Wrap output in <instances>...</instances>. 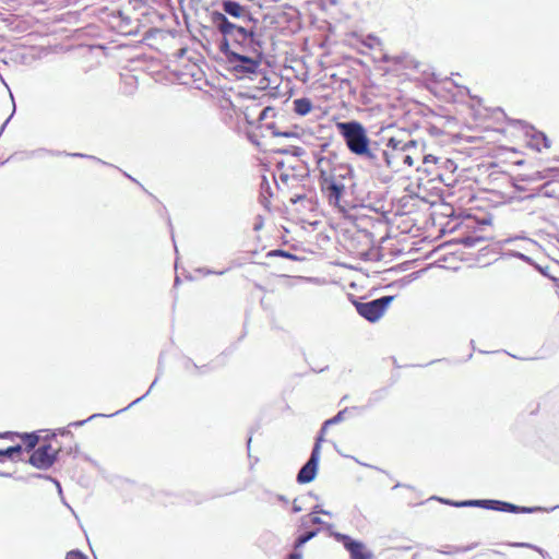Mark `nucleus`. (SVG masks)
<instances>
[{
  "mask_svg": "<svg viewBox=\"0 0 559 559\" xmlns=\"http://www.w3.org/2000/svg\"><path fill=\"white\" fill-rule=\"evenodd\" d=\"M490 119L496 120L497 124L488 122L481 134L472 139L477 143V148L493 154L497 151L507 150V139L513 136L516 131L523 130V128L518 127V124H508L502 111L493 112Z\"/></svg>",
  "mask_w": 559,
  "mask_h": 559,
  "instance_id": "obj_1",
  "label": "nucleus"
},
{
  "mask_svg": "<svg viewBox=\"0 0 559 559\" xmlns=\"http://www.w3.org/2000/svg\"><path fill=\"white\" fill-rule=\"evenodd\" d=\"M346 414V409L340 411L334 417L326 419L319 431L317 437V442H314V448H312V453L309 461L301 467L297 475V481L299 484H310L316 479V474L318 473V463L320 459V449L322 442L325 441V435L330 426L340 423L344 419Z\"/></svg>",
  "mask_w": 559,
  "mask_h": 559,
  "instance_id": "obj_2",
  "label": "nucleus"
},
{
  "mask_svg": "<svg viewBox=\"0 0 559 559\" xmlns=\"http://www.w3.org/2000/svg\"><path fill=\"white\" fill-rule=\"evenodd\" d=\"M337 131L346 142L350 152L365 155L369 150V140L366 130L359 121H342L336 123Z\"/></svg>",
  "mask_w": 559,
  "mask_h": 559,
  "instance_id": "obj_3",
  "label": "nucleus"
},
{
  "mask_svg": "<svg viewBox=\"0 0 559 559\" xmlns=\"http://www.w3.org/2000/svg\"><path fill=\"white\" fill-rule=\"evenodd\" d=\"M317 170L319 171V183L345 178L349 174V167L342 163L337 154L332 151L317 156Z\"/></svg>",
  "mask_w": 559,
  "mask_h": 559,
  "instance_id": "obj_4",
  "label": "nucleus"
},
{
  "mask_svg": "<svg viewBox=\"0 0 559 559\" xmlns=\"http://www.w3.org/2000/svg\"><path fill=\"white\" fill-rule=\"evenodd\" d=\"M393 300L391 296H384L368 302H355L358 313L368 321L378 320Z\"/></svg>",
  "mask_w": 559,
  "mask_h": 559,
  "instance_id": "obj_5",
  "label": "nucleus"
},
{
  "mask_svg": "<svg viewBox=\"0 0 559 559\" xmlns=\"http://www.w3.org/2000/svg\"><path fill=\"white\" fill-rule=\"evenodd\" d=\"M457 507H483L486 509L497 510V511H504V512H533L537 510L538 508H525V507H518L515 504L503 502L499 500H468L463 501L460 503H454Z\"/></svg>",
  "mask_w": 559,
  "mask_h": 559,
  "instance_id": "obj_6",
  "label": "nucleus"
},
{
  "mask_svg": "<svg viewBox=\"0 0 559 559\" xmlns=\"http://www.w3.org/2000/svg\"><path fill=\"white\" fill-rule=\"evenodd\" d=\"M211 17L212 23L224 36H234L237 34L242 39H247L249 36H251L249 32L243 27L236 26V24L228 22V19L225 16V14L219 11L212 12Z\"/></svg>",
  "mask_w": 559,
  "mask_h": 559,
  "instance_id": "obj_7",
  "label": "nucleus"
},
{
  "mask_svg": "<svg viewBox=\"0 0 559 559\" xmlns=\"http://www.w3.org/2000/svg\"><path fill=\"white\" fill-rule=\"evenodd\" d=\"M344 179L329 180L320 182V190L326 198L329 204L338 206L341 199L345 192V186L343 185Z\"/></svg>",
  "mask_w": 559,
  "mask_h": 559,
  "instance_id": "obj_8",
  "label": "nucleus"
},
{
  "mask_svg": "<svg viewBox=\"0 0 559 559\" xmlns=\"http://www.w3.org/2000/svg\"><path fill=\"white\" fill-rule=\"evenodd\" d=\"M56 454L57 451L51 445H43L33 452L29 463L37 468L46 469L53 464Z\"/></svg>",
  "mask_w": 559,
  "mask_h": 559,
  "instance_id": "obj_9",
  "label": "nucleus"
},
{
  "mask_svg": "<svg viewBox=\"0 0 559 559\" xmlns=\"http://www.w3.org/2000/svg\"><path fill=\"white\" fill-rule=\"evenodd\" d=\"M342 542L350 554V559H372V554L366 549L362 543L353 540L348 536H343Z\"/></svg>",
  "mask_w": 559,
  "mask_h": 559,
  "instance_id": "obj_10",
  "label": "nucleus"
},
{
  "mask_svg": "<svg viewBox=\"0 0 559 559\" xmlns=\"http://www.w3.org/2000/svg\"><path fill=\"white\" fill-rule=\"evenodd\" d=\"M544 178L540 171H536L534 175H526L525 177L516 179L515 187L519 190L528 191L531 194H534L542 188L539 182L544 180Z\"/></svg>",
  "mask_w": 559,
  "mask_h": 559,
  "instance_id": "obj_11",
  "label": "nucleus"
},
{
  "mask_svg": "<svg viewBox=\"0 0 559 559\" xmlns=\"http://www.w3.org/2000/svg\"><path fill=\"white\" fill-rule=\"evenodd\" d=\"M525 134L528 136V145L532 148L540 152L551 147V141L545 133L532 130Z\"/></svg>",
  "mask_w": 559,
  "mask_h": 559,
  "instance_id": "obj_12",
  "label": "nucleus"
},
{
  "mask_svg": "<svg viewBox=\"0 0 559 559\" xmlns=\"http://www.w3.org/2000/svg\"><path fill=\"white\" fill-rule=\"evenodd\" d=\"M433 121H425L423 128L431 135V136H440L445 133L444 131V122L442 117L437 115H432Z\"/></svg>",
  "mask_w": 559,
  "mask_h": 559,
  "instance_id": "obj_13",
  "label": "nucleus"
},
{
  "mask_svg": "<svg viewBox=\"0 0 559 559\" xmlns=\"http://www.w3.org/2000/svg\"><path fill=\"white\" fill-rule=\"evenodd\" d=\"M293 109L294 111L299 116H306L310 114L313 109V104L310 98L302 97V98H296L293 102Z\"/></svg>",
  "mask_w": 559,
  "mask_h": 559,
  "instance_id": "obj_14",
  "label": "nucleus"
},
{
  "mask_svg": "<svg viewBox=\"0 0 559 559\" xmlns=\"http://www.w3.org/2000/svg\"><path fill=\"white\" fill-rule=\"evenodd\" d=\"M222 5H223L224 12H226L227 14L235 16V17H240L246 12V9L243 5H241L240 3L233 1V0H225V1H223Z\"/></svg>",
  "mask_w": 559,
  "mask_h": 559,
  "instance_id": "obj_15",
  "label": "nucleus"
},
{
  "mask_svg": "<svg viewBox=\"0 0 559 559\" xmlns=\"http://www.w3.org/2000/svg\"><path fill=\"white\" fill-rule=\"evenodd\" d=\"M235 59L242 63V68L248 73H255L260 66L259 60H255L250 57L242 56V55H235Z\"/></svg>",
  "mask_w": 559,
  "mask_h": 559,
  "instance_id": "obj_16",
  "label": "nucleus"
},
{
  "mask_svg": "<svg viewBox=\"0 0 559 559\" xmlns=\"http://www.w3.org/2000/svg\"><path fill=\"white\" fill-rule=\"evenodd\" d=\"M22 451L21 445L10 447L4 450H0V457H8L14 460L16 455H19Z\"/></svg>",
  "mask_w": 559,
  "mask_h": 559,
  "instance_id": "obj_17",
  "label": "nucleus"
},
{
  "mask_svg": "<svg viewBox=\"0 0 559 559\" xmlns=\"http://www.w3.org/2000/svg\"><path fill=\"white\" fill-rule=\"evenodd\" d=\"M266 257H283V258H287V259H292V260L296 259V255H294L293 253L284 251V250H280V249L269 251L266 253Z\"/></svg>",
  "mask_w": 559,
  "mask_h": 559,
  "instance_id": "obj_18",
  "label": "nucleus"
},
{
  "mask_svg": "<svg viewBox=\"0 0 559 559\" xmlns=\"http://www.w3.org/2000/svg\"><path fill=\"white\" fill-rule=\"evenodd\" d=\"M316 536V533L313 531H311L310 533L308 534H305L300 537H298V539L296 540L295 543V548H300L302 547L306 543H308L310 539H312L313 537Z\"/></svg>",
  "mask_w": 559,
  "mask_h": 559,
  "instance_id": "obj_19",
  "label": "nucleus"
},
{
  "mask_svg": "<svg viewBox=\"0 0 559 559\" xmlns=\"http://www.w3.org/2000/svg\"><path fill=\"white\" fill-rule=\"evenodd\" d=\"M25 439H26V442H27V447L29 449H33L37 444V442H38V437L35 436V435H27L25 437Z\"/></svg>",
  "mask_w": 559,
  "mask_h": 559,
  "instance_id": "obj_20",
  "label": "nucleus"
},
{
  "mask_svg": "<svg viewBox=\"0 0 559 559\" xmlns=\"http://www.w3.org/2000/svg\"><path fill=\"white\" fill-rule=\"evenodd\" d=\"M66 559H87V558L80 551L72 550V551L68 552Z\"/></svg>",
  "mask_w": 559,
  "mask_h": 559,
  "instance_id": "obj_21",
  "label": "nucleus"
},
{
  "mask_svg": "<svg viewBox=\"0 0 559 559\" xmlns=\"http://www.w3.org/2000/svg\"><path fill=\"white\" fill-rule=\"evenodd\" d=\"M197 8H206L211 0H190Z\"/></svg>",
  "mask_w": 559,
  "mask_h": 559,
  "instance_id": "obj_22",
  "label": "nucleus"
},
{
  "mask_svg": "<svg viewBox=\"0 0 559 559\" xmlns=\"http://www.w3.org/2000/svg\"><path fill=\"white\" fill-rule=\"evenodd\" d=\"M287 559H302L300 554L294 552L288 556Z\"/></svg>",
  "mask_w": 559,
  "mask_h": 559,
  "instance_id": "obj_23",
  "label": "nucleus"
},
{
  "mask_svg": "<svg viewBox=\"0 0 559 559\" xmlns=\"http://www.w3.org/2000/svg\"><path fill=\"white\" fill-rule=\"evenodd\" d=\"M122 76H123L124 80H128L129 78H132L134 80V82L136 83V76L135 75H130V74L126 73V74H122Z\"/></svg>",
  "mask_w": 559,
  "mask_h": 559,
  "instance_id": "obj_24",
  "label": "nucleus"
},
{
  "mask_svg": "<svg viewBox=\"0 0 559 559\" xmlns=\"http://www.w3.org/2000/svg\"><path fill=\"white\" fill-rule=\"evenodd\" d=\"M86 423V420H81V421H75L73 424H71L72 426H82Z\"/></svg>",
  "mask_w": 559,
  "mask_h": 559,
  "instance_id": "obj_25",
  "label": "nucleus"
},
{
  "mask_svg": "<svg viewBox=\"0 0 559 559\" xmlns=\"http://www.w3.org/2000/svg\"><path fill=\"white\" fill-rule=\"evenodd\" d=\"M405 163H408L409 165H413V160H412L411 156H406L405 157Z\"/></svg>",
  "mask_w": 559,
  "mask_h": 559,
  "instance_id": "obj_26",
  "label": "nucleus"
},
{
  "mask_svg": "<svg viewBox=\"0 0 559 559\" xmlns=\"http://www.w3.org/2000/svg\"><path fill=\"white\" fill-rule=\"evenodd\" d=\"M302 198H304V197H301V195H297L296 198H293V199H292V202H293V203H296L298 200H300V199H302Z\"/></svg>",
  "mask_w": 559,
  "mask_h": 559,
  "instance_id": "obj_27",
  "label": "nucleus"
},
{
  "mask_svg": "<svg viewBox=\"0 0 559 559\" xmlns=\"http://www.w3.org/2000/svg\"><path fill=\"white\" fill-rule=\"evenodd\" d=\"M294 511H295V512H298V511H300V508L295 507V508H294Z\"/></svg>",
  "mask_w": 559,
  "mask_h": 559,
  "instance_id": "obj_28",
  "label": "nucleus"
},
{
  "mask_svg": "<svg viewBox=\"0 0 559 559\" xmlns=\"http://www.w3.org/2000/svg\"><path fill=\"white\" fill-rule=\"evenodd\" d=\"M319 87H321V88H325V87H326V85H325V84H320V85H319Z\"/></svg>",
  "mask_w": 559,
  "mask_h": 559,
  "instance_id": "obj_29",
  "label": "nucleus"
},
{
  "mask_svg": "<svg viewBox=\"0 0 559 559\" xmlns=\"http://www.w3.org/2000/svg\"><path fill=\"white\" fill-rule=\"evenodd\" d=\"M7 123H8V120L5 122H3L1 130H3V128L7 126Z\"/></svg>",
  "mask_w": 559,
  "mask_h": 559,
  "instance_id": "obj_30",
  "label": "nucleus"
},
{
  "mask_svg": "<svg viewBox=\"0 0 559 559\" xmlns=\"http://www.w3.org/2000/svg\"><path fill=\"white\" fill-rule=\"evenodd\" d=\"M138 402H139V399L134 400V401L131 403V405H133V404H135V403H138Z\"/></svg>",
  "mask_w": 559,
  "mask_h": 559,
  "instance_id": "obj_31",
  "label": "nucleus"
},
{
  "mask_svg": "<svg viewBox=\"0 0 559 559\" xmlns=\"http://www.w3.org/2000/svg\"><path fill=\"white\" fill-rule=\"evenodd\" d=\"M93 417H95V415L90 416V418H86V421H90V419H93Z\"/></svg>",
  "mask_w": 559,
  "mask_h": 559,
  "instance_id": "obj_32",
  "label": "nucleus"
},
{
  "mask_svg": "<svg viewBox=\"0 0 559 559\" xmlns=\"http://www.w3.org/2000/svg\"><path fill=\"white\" fill-rule=\"evenodd\" d=\"M93 417H95V415L90 416V418H86V421H90V419H93Z\"/></svg>",
  "mask_w": 559,
  "mask_h": 559,
  "instance_id": "obj_33",
  "label": "nucleus"
}]
</instances>
